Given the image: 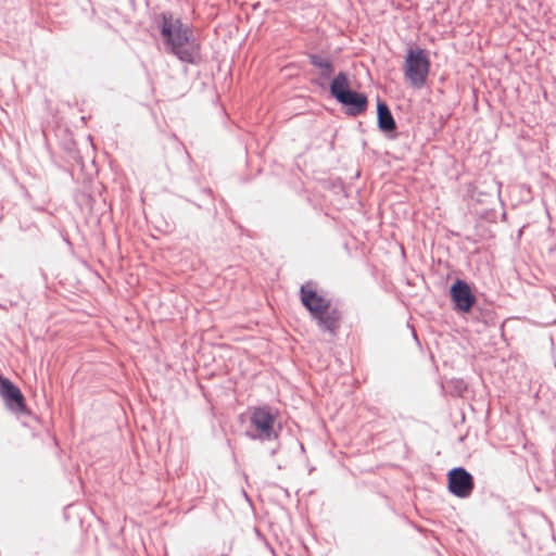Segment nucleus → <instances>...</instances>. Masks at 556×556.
<instances>
[{
	"instance_id": "nucleus-1",
	"label": "nucleus",
	"mask_w": 556,
	"mask_h": 556,
	"mask_svg": "<svg viewBox=\"0 0 556 556\" xmlns=\"http://www.w3.org/2000/svg\"><path fill=\"white\" fill-rule=\"evenodd\" d=\"M161 18L160 31L167 46V51L181 62L194 64L199 59V47L191 39L190 27L179 18L174 20L170 13L163 12Z\"/></svg>"
},
{
	"instance_id": "nucleus-2",
	"label": "nucleus",
	"mask_w": 556,
	"mask_h": 556,
	"mask_svg": "<svg viewBox=\"0 0 556 556\" xmlns=\"http://www.w3.org/2000/svg\"><path fill=\"white\" fill-rule=\"evenodd\" d=\"M275 424L276 416L268 405L256 406L251 410L249 427L244 432V435L252 441L262 444L269 443L270 456H275L280 448L279 432L281 427L279 426L277 429Z\"/></svg>"
},
{
	"instance_id": "nucleus-3",
	"label": "nucleus",
	"mask_w": 556,
	"mask_h": 556,
	"mask_svg": "<svg viewBox=\"0 0 556 556\" xmlns=\"http://www.w3.org/2000/svg\"><path fill=\"white\" fill-rule=\"evenodd\" d=\"M329 90L336 101L342 105L345 115L356 117L367 111V96L350 88L348 73L339 72L331 80Z\"/></svg>"
},
{
	"instance_id": "nucleus-4",
	"label": "nucleus",
	"mask_w": 556,
	"mask_h": 556,
	"mask_svg": "<svg viewBox=\"0 0 556 556\" xmlns=\"http://www.w3.org/2000/svg\"><path fill=\"white\" fill-rule=\"evenodd\" d=\"M430 72V60L428 51L421 48L408 49L405 63L404 76L409 84L417 89L425 86Z\"/></svg>"
},
{
	"instance_id": "nucleus-5",
	"label": "nucleus",
	"mask_w": 556,
	"mask_h": 556,
	"mask_svg": "<svg viewBox=\"0 0 556 556\" xmlns=\"http://www.w3.org/2000/svg\"><path fill=\"white\" fill-rule=\"evenodd\" d=\"M450 296L453 309L457 313L467 314L471 312L477 302L469 283L463 279H456L450 288Z\"/></svg>"
},
{
	"instance_id": "nucleus-6",
	"label": "nucleus",
	"mask_w": 556,
	"mask_h": 556,
	"mask_svg": "<svg viewBox=\"0 0 556 556\" xmlns=\"http://www.w3.org/2000/svg\"><path fill=\"white\" fill-rule=\"evenodd\" d=\"M447 488L453 495L459 498H466L470 496L473 491V477L464 467L452 468L447 472Z\"/></svg>"
},
{
	"instance_id": "nucleus-7",
	"label": "nucleus",
	"mask_w": 556,
	"mask_h": 556,
	"mask_svg": "<svg viewBox=\"0 0 556 556\" xmlns=\"http://www.w3.org/2000/svg\"><path fill=\"white\" fill-rule=\"evenodd\" d=\"M0 395L4 400L9 409L16 414H27L28 409L25 404V399L17 386H15L9 378L0 376Z\"/></svg>"
},
{
	"instance_id": "nucleus-8",
	"label": "nucleus",
	"mask_w": 556,
	"mask_h": 556,
	"mask_svg": "<svg viewBox=\"0 0 556 556\" xmlns=\"http://www.w3.org/2000/svg\"><path fill=\"white\" fill-rule=\"evenodd\" d=\"M303 306L309 312L312 318L326 313L330 307V300L319 295L315 290L309 289L308 285H303L300 289Z\"/></svg>"
},
{
	"instance_id": "nucleus-9",
	"label": "nucleus",
	"mask_w": 556,
	"mask_h": 556,
	"mask_svg": "<svg viewBox=\"0 0 556 556\" xmlns=\"http://www.w3.org/2000/svg\"><path fill=\"white\" fill-rule=\"evenodd\" d=\"M342 318L341 312L337 307H329L326 313L313 317L316 321L318 329L321 332H328L331 337H336L340 328Z\"/></svg>"
},
{
	"instance_id": "nucleus-10",
	"label": "nucleus",
	"mask_w": 556,
	"mask_h": 556,
	"mask_svg": "<svg viewBox=\"0 0 556 556\" xmlns=\"http://www.w3.org/2000/svg\"><path fill=\"white\" fill-rule=\"evenodd\" d=\"M377 125L379 130L384 134L395 132L396 130V122L390 108L380 99L377 100Z\"/></svg>"
},
{
	"instance_id": "nucleus-11",
	"label": "nucleus",
	"mask_w": 556,
	"mask_h": 556,
	"mask_svg": "<svg viewBox=\"0 0 556 556\" xmlns=\"http://www.w3.org/2000/svg\"><path fill=\"white\" fill-rule=\"evenodd\" d=\"M308 60L314 67H317L320 71V78L327 80L333 75L334 66L328 58H324L317 53H309Z\"/></svg>"
},
{
	"instance_id": "nucleus-12",
	"label": "nucleus",
	"mask_w": 556,
	"mask_h": 556,
	"mask_svg": "<svg viewBox=\"0 0 556 556\" xmlns=\"http://www.w3.org/2000/svg\"><path fill=\"white\" fill-rule=\"evenodd\" d=\"M388 137H389V138H391V139H394V138L396 137V134H394V135H389Z\"/></svg>"
}]
</instances>
